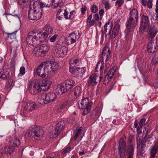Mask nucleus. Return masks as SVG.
Returning <instances> with one entry per match:
<instances>
[{"mask_svg": "<svg viewBox=\"0 0 158 158\" xmlns=\"http://www.w3.org/2000/svg\"><path fill=\"white\" fill-rule=\"evenodd\" d=\"M33 6H31L28 12V17L29 19L32 20H38L41 17L47 8L51 6V4L46 5L41 2V0H37L33 3Z\"/></svg>", "mask_w": 158, "mask_h": 158, "instance_id": "1", "label": "nucleus"}, {"mask_svg": "<svg viewBox=\"0 0 158 158\" xmlns=\"http://www.w3.org/2000/svg\"><path fill=\"white\" fill-rule=\"evenodd\" d=\"M139 19L138 12L137 9L133 8L130 10L126 23V27L129 30L133 29L137 26Z\"/></svg>", "mask_w": 158, "mask_h": 158, "instance_id": "2", "label": "nucleus"}, {"mask_svg": "<svg viewBox=\"0 0 158 158\" xmlns=\"http://www.w3.org/2000/svg\"><path fill=\"white\" fill-rule=\"evenodd\" d=\"M111 51L110 48L106 45L102 49V59L98 62L95 68V71H98L99 69L102 70L104 66H102L104 64L103 60L105 59V62H106L110 58L111 56L110 53Z\"/></svg>", "mask_w": 158, "mask_h": 158, "instance_id": "3", "label": "nucleus"}, {"mask_svg": "<svg viewBox=\"0 0 158 158\" xmlns=\"http://www.w3.org/2000/svg\"><path fill=\"white\" fill-rule=\"evenodd\" d=\"M78 104L80 109H84L82 114L85 115L90 112L92 102H89V98H83L81 101L78 102Z\"/></svg>", "mask_w": 158, "mask_h": 158, "instance_id": "4", "label": "nucleus"}, {"mask_svg": "<svg viewBox=\"0 0 158 158\" xmlns=\"http://www.w3.org/2000/svg\"><path fill=\"white\" fill-rule=\"evenodd\" d=\"M44 133L43 130L41 127L38 126L33 125L29 128L27 135L29 137L35 138L36 137H40L44 135Z\"/></svg>", "mask_w": 158, "mask_h": 158, "instance_id": "5", "label": "nucleus"}, {"mask_svg": "<svg viewBox=\"0 0 158 158\" xmlns=\"http://www.w3.org/2000/svg\"><path fill=\"white\" fill-rule=\"evenodd\" d=\"M56 96L57 95L55 93L49 92L41 94L39 99L40 104H47L55 100Z\"/></svg>", "mask_w": 158, "mask_h": 158, "instance_id": "6", "label": "nucleus"}, {"mask_svg": "<svg viewBox=\"0 0 158 158\" xmlns=\"http://www.w3.org/2000/svg\"><path fill=\"white\" fill-rule=\"evenodd\" d=\"M48 82V81L44 80L35 82L33 87V91L31 90V94L35 95L39 91L44 90L45 89V86H47V84Z\"/></svg>", "mask_w": 158, "mask_h": 158, "instance_id": "7", "label": "nucleus"}, {"mask_svg": "<svg viewBox=\"0 0 158 158\" xmlns=\"http://www.w3.org/2000/svg\"><path fill=\"white\" fill-rule=\"evenodd\" d=\"M69 71L71 73H74L75 77L80 78L83 76L86 71V68L82 67L80 68L76 67H71L69 68Z\"/></svg>", "mask_w": 158, "mask_h": 158, "instance_id": "8", "label": "nucleus"}, {"mask_svg": "<svg viewBox=\"0 0 158 158\" xmlns=\"http://www.w3.org/2000/svg\"><path fill=\"white\" fill-rule=\"evenodd\" d=\"M100 71V76H99L96 74H93L91 75L89 77L87 81V85L88 86L91 85L94 86L97 85V81H100L103 78V71Z\"/></svg>", "mask_w": 158, "mask_h": 158, "instance_id": "9", "label": "nucleus"}, {"mask_svg": "<svg viewBox=\"0 0 158 158\" xmlns=\"http://www.w3.org/2000/svg\"><path fill=\"white\" fill-rule=\"evenodd\" d=\"M49 62H44L41 63L37 68L36 73L38 75L42 78H45L46 76V69L48 67Z\"/></svg>", "mask_w": 158, "mask_h": 158, "instance_id": "10", "label": "nucleus"}, {"mask_svg": "<svg viewBox=\"0 0 158 158\" xmlns=\"http://www.w3.org/2000/svg\"><path fill=\"white\" fill-rule=\"evenodd\" d=\"M140 19L139 30H148L150 26V22L148 16L143 14L141 16Z\"/></svg>", "mask_w": 158, "mask_h": 158, "instance_id": "11", "label": "nucleus"}, {"mask_svg": "<svg viewBox=\"0 0 158 158\" xmlns=\"http://www.w3.org/2000/svg\"><path fill=\"white\" fill-rule=\"evenodd\" d=\"M55 55L59 57H64L67 53L68 48L65 46H56L55 47Z\"/></svg>", "mask_w": 158, "mask_h": 158, "instance_id": "12", "label": "nucleus"}, {"mask_svg": "<svg viewBox=\"0 0 158 158\" xmlns=\"http://www.w3.org/2000/svg\"><path fill=\"white\" fill-rule=\"evenodd\" d=\"M8 64L7 63H5L2 66L0 72L1 75L0 78L2 80H6L10 77V73L8 68Z\"/></svg>", "mask_w": 158, "mask_h": 158, "instance_id": "13", "label": "nucleus"}, {"mask_svg": "<svg viewBox=\"0 0 158 158\" xmlns=\"http://www.w3.org/2000/svg\"><path fill=\"white\" fill-rule=\"evenodd\" d=\"M125 144V142L122 140L119 142L118 155L119 158H124L126 157Z\"/></svg>", "mask_w": 158, "mask_h": 158, "instance_id": "14", "label": "nucleus"}, {"mask_svg": "<svg viewBox=\"0 0 158 158\" xmlns=\"http://www.w3.org/2000/svg\"><path fill=\"white\" fill-rule=\"evenodd\" d=\"M147 136L144 137L142 139L140 138H138V136L136 137V139L137 142V148L139 150H145L146 146V143L148 140Z\"/></svg>", "mask_w": 158, "mask_h": 158, "instance_id": "15", "label": "nucleus"}, {"mask_svg": "<svg viewBox=\"0 0 158 158\" xmlns=\"http://www.w3.org/2000/svg\"><path fill=\"white\" fill-rule=\"evenodd\" d=\"M35 32L34 38L41 41L40 43L44 41L47 38L48 34L46 32L40 31V30H33Z\"/></svg>", "mask_w": 158, "mask_h": 158, "instance_id": "16", "label": "nucleus"}, {"mask_svg": "<svg viewBox=\"0 0 158 158\" xmlns=\"http://www.w3.org/2000/svg\"><path fill=\"white\" fill-rule=\"evenodd\" d=\"M65 123L64 121L61 120L58 122L56 124L55 128V132L54 134V136L56 137L60 134V132L64 128Z\"/></svg>", "mask_w": 158, "mask_h": 158, "instance_id": "17", "label": "nucleus"}, {"mask_svg": "<svg viewBox=\"0 0 158 158\" xmlns=\"http://www.w3.org/2000/svg\"><path fill=\"white\" fill-rule=\"evenodd\" d=\"M156 45L152 40L148 44L147 46V50L148 52L154 53L158 49L157 40L156 37Z\"/></svg>", "mask_w": 158, "mask_h": 158, "instance_id": "18", "label": "nucleus"}, {"mask_svg": "<svg viewBox=\"0 0 158 158\" xmlns=\"http://www.w3.org/2000/svg\"><path fill=\"white\" fill-rule=\"evenodd\" d=\"M122 140L123 141H124L125 142L126 144V155L127 154V152L128 154L127 157H131V158H133V156L134 153V148H135V145H127V149L126 148V142L124 140L123 138H121L119 140L118 142V145H119V142H120L121 140ZM119 147V146H118Z\"/></svg>", "mask_w": 158, "mask_h": 158, "instance_id": "19", "label": "nucleus"}, {"mask_svg": "<svg viewBox=\"0 0 158 158\" xmlns=\"http://www.w3.org/2000/svg\"><path fill=\"white\" fill-rule=\"evenodd\" d=\"M49 46L46 44L40 45L37 49V52L40 56L46 54L49 50Z\"/></svg>", "mask_w": 158, "mask_h": 158, "instance_id": "20", "label": "nucleus"}, {"mask_svg": "<svg viewBox=\"0 0 158 158\" xmlns=\"http://www.w3.org/2000/svg\"><path fill=\"white\" fill-rule=\"evenodd\" d=\"M82 64L81 61V59L78 58H71L69 61V68L71 67H76L79 66Z\"/></svg>", "mask_w": 158, "mask_h": 158, "instance_id": "21", "label": "nucleus"}, {"mask_svg": "<svg viewBox=\"0 0 158 158\" xmlns=\"http://www.w3.org/2000/svg\"><path fill=\"white\" fill-rule=\"evenodd\" d=\"M77 35L74 32L71 33L68 36L66 40L67 44L69 45L73 44L76 42Z\"/></svg>", "mask_w": 158, "mask_h": 158, "instance_id": "22", "label": "nucleus"}, {"mask_svg": "<svg viewBox=\"0 0 158 158\" xmlns=\"http://www.w3.org/2000/svg\"><path fill=\"white\" fill-rule=\"evenodd\" d=\"M40 41L31 36L27 37L26 39V41L28 44L34 47L39 45Z\"/></svg>", "mask_w": 158, "mask_h": 158, "instance_id": "23", "label": "nucleus"}, {"mask_svg": "<svg viewBox=\"0 0 158 158\" xmlns=\"http://www.w3.org/2000/svg\"><path fill=\"white\" fill-rule=\"evenodd\" d=\"M158 152V142H156L154 146L151 149L149 158H155L156 154Z\"/></svg>", "mask_w": 158, "mask_h": 158, "instance_id": "24", "label": "nucleus"}, {"mask_svg": "<svg viewBox=\"0 0 158 158\" xmlns=\"http://www.w3.org/2000/svg\"><path fill=\"white\" fill-rule=\"evenodd\" d=\"M9 143L10 145L14 147L19 146L21 144L19 139L15 136L14 137L13 139L9 141Z\"/></svg>", "mask_w": 158, "mask_h": 158, "instance_id": "25", "label": "nucleus"}, {"mask_svg": "<svg viewBox=\"0 0 158 158\" xmlns=\"http://www.w3.org/2000/svg\"><path fill=\"white\" fill-rule=\"evenodd\" d=\"M15 150V147L10 146H7L3 149V152L7 155H11Z\"/></svg>", "mask_w": 158, "mask_h": 158, "instance_id": "26", "label": "nucleus"}, {"mask_svg": "<svg viewBox=\"0 0 158 158\" xmlns=\"http://www.w3.org/2000/svg\"><path fill=\"white\" fill-rule=\"evenodd\" d=\"M30 101L24 103L23 104L21 110L23 111L24 114L31 112L30 109Z\"/></svg>", "mask_w": 158, "mask_h": 158, "instance_id": "27", "label": "nucleus"}, {"mask_svg": "<svg viewBox=\"0 0 158 158\" xmlns=\"http://www.w3.org/2000/svg\"><path fill=\"white\" fill-rule=\"evenodd\" d=\"M73 90L74 92V98L76 99L81 94V88L80 86H77Z\"/></svg>", "mask_w": 158, "mask_h": 158, "instance_id": "28", "label": "nucleus"}, {"mask_svg": "<svg viewBox=\"0 0 158 158\" xmlns=\"http://www.w3.org/2000/svg\"><path fill=\"white\" fill-rule=\"evenodd\" d=\"M57 90L59 94H63L69 90L65 86V85L63 84H61L59 85L57 88Z\"/></svg>", "mask_w": 158, "mask_h": 158, "instance_id": "29", "label": "nucleus"}, {"mask_svg": "<svg viewBox=\"0 0 158 158\" xmlns=\"http://www.w3.org/2000/svg\"><path fill=\"white\" fill-rule=\"evenodd\" d=\"M27 3H30L31 2H27L26 0H18L17 2L18 6L23 10L27 6Z\"/></svg>", "mask_w": 158, "mask_h": 158, "instance_id": "30", "label": "nucleus"}, {"mask_svg": "<svg viewBox=\"0 0 158 158\" xmlns=\"http://www.w3.org/2000/svg\"><path fill=\"white\" fill-rule=\"evenodd\" d=\"M146 119L145 118H142L141 119L139 123V125L138 127L136 129V131L139 132V134H140L142 133L141 128L145 123Z\"/></svg>", "mask_w": 158, "mask_h": 158, "instance_id": "31", "label": "nucleus"}, {"mask_svg": "<svg viewBox=\"0 0 158 158\" xmlns=\"http://www.w3.org/2000/svg\"><path fill=\"white\" fill-rule=\"evenodd\" d=\"M75 83V82L69 79L65 81L64 84L67 89L69 90L73 87Z\"/></svg>", "mask_w": 158, "mask_h": 158, "instance_id": "32", "label": "nucleus"}, {"mask_svg": "<svg viewBox=\"0 0 158 158\" xmlns=\"http://www.w3.org/2000/svg\"><path fill=\"white\" fill-rule=\"evenodd\" d=\"M118 32L119 30H109L108 33L110 35V39H113L117 35Z\"/></svg>", "mask_w": 158, "mask_h": 158, "instance_id": "33", "label": "nucleus"}, {"mask_svg": "<svg viewBox=\"0 0 158 158\" xmlns=\"http://www.w3.org/2000/svg\"><path fill=\"white\" fill-rule=\"evenodd\" d=\"M46 62H49V63H48V64H49L50 66L49 67H51L52 69H53L55 72V71H56L59 68V65L56 63L55 62L51 61H47Z\"/></svg>", "mask_w": 158, "mask_h": 158, "instance_id": "34", "label": "nucleus"}, {"mask_svg": "<svg viewBox=\"0 0 158 158\" xmlns=\"http://www.w3.org/2000/svg\"><path fill=\"white\" fill-rule=\"evenodd\" d=\"M47 65L48 66L46 69V73H47L49 75H54L55 73L54 70L52 69L51 67H49L50 65L49 64H47Z\"/></svg>", "mask_w": 158, "mask_h": 158, "instance_id": "35", "label": "nucleus"}, {"mask_svg": "<svg viewBox=\"0 0 158 158\" xmlns=\"http://www.w3.org/2000/svg\"><path fill=\"white\" fill-rule=\"evenodd\" d=\"M157 33V30H149L148 34L149 37L152 40L155 36Z\"/></svg>", "mask_w": 158, "mask_h": 158, "instance_id": "36", "label": "nucleus"}, {"mask_svg": "<svg viewBox=\"0 0 158 158\" xmlns=\"http://www.w3.org/2000/svg\"><path fill=\"white\" fill-rule=\"evenodd\" d=\"M64 14V11L63 10L59 9L56 13V18L59 20L61 19V18L63 17Z\"/></svg>", "mask_w": 158, "mask_h": 158, "instance_id": "37", "label": "nucleus"}, {"mask_svg": "<svg viewBox=\"0 0 158 158\" xmlns=\"http://www.w3.org/2000/svg\"><path fill=\"white\" fill-rule=\"evenodd\" d=\"M65 0H59L56 3H54V6L55 8H56L58 6H62L65 1Z\"/></svg>", "mask_w": 158, "mask_h": 158, "instance_id": "38", "label": "nucleus"}, {"mask_svg": "<svg viewBox=\"0 0 158 158\" xmlns=\"http://www.w3.org/2000/svg\"><path fill=\"white\" fill-rule=\"evenodd\" d=\"M15 60L14 59H12L10 62V68L12 71H15Z\"/></svg>", "mask_w": 158, "mask_h": 158, "instance_id": "39", "label": "nucleus"}, {"mask_svg": "<svg viewBox=\"0 0 158 158\" xmlns=\"http://www.w3.org/2000/svg\"><path fill=\"white\" fill-rule=\"evenodd\" d=\"M8 79V80L6 82V87L7 89H8L11 86L13 82V80L12 78H9Z\"/></svg>", "mask_w": 158, "mask_h": 158, "instance_id": "40", "label": "nucleus"}, {"mask_svg": "<svg viewBox=\"0 0 158 158\" xmlns=\"http://www.w3.org/2000/svg\"><path fill=\"white\" fill-rule=\"evenodd\" d=\"M18 30H16L14 32L11 33H6L7 34V36L11 39H14L16 38L15 35L16 33Z\"/></svg>", "mask_w": 158, "mask_h": 158, "instance_id": "41", "label": "nucleus"}, {"mask_svg": "<svg viewBox=\"0 0 158 158\" xmlns=\"http://www.w3.org/2000/svg\"><path fill=\"white\" fill-rule=\"evenodd\" d=\"M151 62L153 64H156L158 63V54H155L154 55Z\"/></svg>", "mask_w": 158, "mask_h": 158, "instance_id": "42", "label": "nucleus"}, {"mask_svg": "<svg viewBox=\"0 0 158 158\" xmlns=\"http://www.w3.org/2000/svg\"><path fill=\"white\" fill-rule=\"evenodd\" d=\"M30 109L31 112L37 107V104L34 102L30 101Z\"/></svg>", "mask_w": 158, "mask_h": 158, "instance_id": "43", "label": "nucleus"}, {"mask_svg": "<svg viewBox=\"0 0 158 158\" xmlns=\"http://www.w3.org/2000/svg\"><path fill=\"white\" fill-rule=\"evenodd\" d=\"M115 72V71L114 69H111L109 71L106 75H107L108 77H110L111 79L114 76Z\"/></svg>", "mask_w": 158, "mask_h": 158, "instance_id": "44", "label": "nucleus"}, {"mask_svg": "<svg viewBox=\"0 0 158 158\" xmlns=\"http://www.w3.org/2000/svg\"><path fill=\"white\" fill-rule=\"evenodd\" d=\"M108 25H109L110 27V30H112V28L113 27V23H110L109 21L106 23L104 27V30H107V27Z\"/></svg>", "mask_w": 158, "mask_h": 158, "instance_id": "45", "label": "nucleus"}, {"mask_svg": "<svg viewBox=\"0 0 158 158\" xmlns=\"http://www.w3.org/2000/svg\"><path fill=\"white\" fill-rule=\"evenodd\" d=\"M91 11L92 13H95L98 10V7L95 5H93L91 8Z\"/></svg>", "mask_w": 158, "mask_h": 158, "instance_id": "46", "label": "nucleus"}, {"mask_svg": "<svg viewBox=\"0 0 158 158\" xmlns=\"http://www.w3.org/2000/svg\"><path fill=\"white\" fill-rule=\"evenodd\" d=\"M145 130H143V134H145V135L144 137H145L146 136H147V138H148V139L150 138V137L148 134L149 133V129L148 128H146L145 127H144Z\"/></svg>", "mask_w": 158, "mask_h": 158, "instance_id": "47", "label": "nucleus"}, {"mask_svg": "<svg viewBox=\"0 0 158 158\" xmlns=\"http://www.w3.org/2000/svg\"><path fill=\"white\" fill-rule=\"evenodd\" d=\"M76 12L75 10H73L70 13L69 15V19H73L75 17Z\"/></svg>", "mask_w": 158, "mask_h": 158, "instance_id": "48", "label": "nucleus"}, {"mask_svg": "<svg viewBox=\"0 0 158 158\" xmlns=\"http://www.w3.org/2000/svg\"><path fill=\"white\" fill-rule=\"evenodd\" d=\"M124 3L123 0H117L115 2V4L118 5V7H120Z\"/></svg>", "mask_w": 158, "mask_h": 158, "instance_id": "49", "label": "nucleus"}, {"mask_svg": "<svg viewBox=\"0 0 158 158\" xmlns=\"http://www.w3.org/2000/svg\"><path fill=\"white\" fill-rule=\"evenodd\" d=\"M152 0H148L147 2V5L148 7L150 9L151 8L152 6Z\"/></svg>", "mask_w": 158, "mask_h": 158, "instance_id": "50", "label": "nucleus"}, {"mask_svg": "<svg viewBox=\"0 0 158 158\" xmlns=\"http://www.w3.org/2000/svg\"><path fill=\"white\" fill-rule=\"evenodd\" d=\"M58 37V35L57 34H55L53 36H52L50 39V41L52 42H53L56 40V39Z\"/></svg>", "mask_w": 158, "mask_h": 158, "instance_id": "51", "label": "nucleus"}, {"mask_svg": "<svg viewBox=\"0 0 158 158\" xmlns=\"http://www.w3.org/2000/svg\"><path fill=\"white\" fill-rule=\"evenodd\" d=\"M35 31H33L32 30V31H30L28 34V36L27 37H30L31 36L32 37H34V35H35Z\"/></svg>", "mask_w": 158, "mask_h": 158, "instance_id": "52", "label": "nucleus"}, {"mask_svg": "<svg viewBox=\"0 0 158 158\" xmlns=\"http://www.w3.org/2000/svg\"><path fill=\"white\" fill-rule=\"evenodd\" d=\"M87 9L86 6H83L81 9V12L82 15H84L85 13V11Z\"/></svg>", "mask_w": 158, "mask_h": 158, "instance_id": "53", "label": "nucleus"}, {"mask_svg": "<svg viewBox=\"0 0 158 158\" xmlns=\"http://www.w3.org/2000/svg\"><path fill=\"white\" fill-rule=\"evenodd\" d=\"M133 141V139L132 137H129L128 139L127 140V145H134L132 143Z\"/></svg>", "mask_w": 158, "mask_h": 158, "instance_id": "54", "label": "nucleus"}, {"mask_svg": "<svg viewBox=\"0 0 158 158\" xmlns=\"http://www.w3.org/2000/svg\"><path fill=\"white\" fill-rule=\"evenodd\" d=\"M67 105L68 103L67 102H64L62 103L59 107L61 109L63 110L64 109Z\"/></svg>", "mask_w": 158, "mask_h": 158, "instance_id": "55", "label": "nucleus"}, {"mask_svg": "<svg viewBox=\"0 0 158 158\" xmlns=\"http://www.w3.org/2000/svg\"><path fill=\"white\" fill-rule=\"evenodd\" d=\"M64 11V14L63 15L64 16V17L65 19H69V16H68V12L66 10H63Z\"/></svg>", "mask_w": 158, "mask_h": 158, "instance_id": "56", "label": "nucleus"}, {"mask_svg": "<svg viewBox=\"0 0 158 158\" xmlns=\"http://www.w3.org/2000/svg\"><path fill=\"white\" fill-rule=\"evenodd\" d=\"M88 22H89V24H88L89 27H90L93 25L95 23V20L94 19L89 20Z\"/></svg>", "mask_w": 158, "mask_h": 158, "instance_id": "57", "label": "nucleus"}, {"mask_svg": "<svg viewBox=\"0 0 158 158\" xmlns=\"http://www.w3.org/2000/svg\"><path fill=\"white\" fill-rule=\"evenodd\" d=\"M20 73L22 75H23L25 73V68L24 67H22L20 68Z\"/></svg>", "mask_w": 158, "mask_h": 158, "instance_id": "58", "label": "nucleus"}, {"mask_svg": "<svg viewBox=\"0 0 158 158\" xmlns=\"http://www.w3.org/2000/svg\"><path fill=\"white\" fill-rule=\"evenodd\" d=\"M107 30H102V35L103 37H104L105 36V37L106 38L107 36L108 33H106L107 32Z\"/></svg>", "mask_w": 158, "mask_h": 158, "instance_id": "59", "label": "nucleus"}, {"mask_svg": "<svg viewBox=\"0 0 158 158\" xmlns=\"http://www.w3.org/2000/svg\"><path fill=\"white\" fill-rule=\"evenodd\" d=\"M120 28V25L118 24H116L114 27L113 30H119Z\"/></svg>", "mask_w": 158, "mask_h": 158, "instance_id": "60", "label": "nucleus"}, {"mask_svg": "<svg viewBox=\"0 0 158 158\" xmlns=\"http://www.w3.org/2000/svg\"><path fill=\"white\" fill-rule=\"evenodd\" d=\"M71 150V148L70 147H68L66 148L64 150L63 152V154L65 153L66 152H68Z\"/></svg>", "mask_w": 158, "mask_h": 158, "instance_id": "61", "label": "nucleus"}, {"mask_svg": "<svg viewBox=\"0 0 158 158\" xmlns=\"http://www.w3.org/2000/svg\"><path fill=\"white\" fill-rule=\"evenodd\" d=\"M157 28L156 26L154 25L151 24L149 30H156Z\"/></svg>", "mask_w": 158, "mask_h": 158, "instance_id": "62", "label": "nucleus"}, {"mask_svg": "<svg viewBox=\"0 0 158 158\" xmlns=\"http://www.w3.org/2000/svg\"><path fill=\"white\" fill-rule=\"evenodd\" d=\"M140 151V152L139 155L140 156L143 157L145 155V152L144 150H139Z\"/></svg>", "mask_w": 158, "mask_h": 158, "instance_id": "63", "label": "nucleus"}, {"mask_svg": "<svg viewBox=\"0 0 158 158\" xmlns=\"http://www.w3.org/2000/svg\"><path fill=\"white\" fill-rule=\"evenodd\" d=\"M109 4L108 2H106L105 3V8L106 10H108L110 8V7L109 6Z\"/></svg>", "mask_w": 158, "mask_h": 158, "instance_id": "64", "label": "nucleus"}]
</instances>
